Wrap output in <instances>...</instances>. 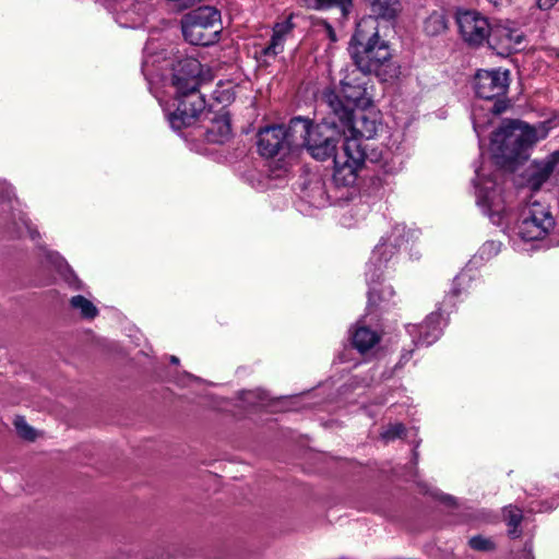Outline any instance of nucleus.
<instances>
[{"label":"nucleus","mask_w":559,"mask_h":559,"mask_svg":"<svg viewBox=\"0 0 559 559\" xmlns=\"http://www.w3.org/2000/svg\"><path fill=\"white\" fill-rule=\"evenodd\" d=\"M372 15L362 17L352 37V57L362 73L377 72L390 57L385 41L380 40L378 19L393 21L402 11L400 0H364Z\"/></svg>","instance_id":"obj_1"},{"label":"nucleus","mask_w":559,"mask_h":559,"mask_svg":"<svg viewBox=\"0 0 559 559\" xmlns=\"http://www.w3.org/2000/svg\"><path fill=\"white\" fill-rule=\"evenodd\" d=\"M346 138L334 157L333 180L337 186L349 187L356 182L358 171L365 164L366 153L359 139H373L381 130L380 111L374 106L355 111L348 123H340Z\"/></svg>","instance_id":"obj_2"},{"label":"nucleus","mask_w":559,"mask_h":559,"mask_svg":"<svg viewBox=\"0 0 559 559\" xmlns=\"http://www.w3.org/2000/svg\"><path fill=\"white\" fill-rule=\"evenodd\" d=\"M546 135L547 130L543 124L532 127L520 121H509L493 132L490 151L498 164L511 165L526 159L527 151Z\"/></svg>","instance_id":"obj_3"},{"label":"nucleus","mask_w":559,"mask_h":559,"mask_svg":"<svg viewBox=\"0 0 559 559\" xmlns=\"http://www.w3.org/2000/svg\"><path fill=\"white\" fill-rule=\"evenodd\" d=\"M509 86L508 70H479L475 75L474 88L476 95L488 102L485 105H474L473 126L478 138L491 124L492 118L502 114L507 108L503 96Z\"/></svg>","instance_id":"obj_4"},{"label":"nucleus","mask_w":559,"mask_h":559,"mask_svg":"<svg viewBox=\"0 0 559 559\" xmlns=\"http://www.w3.org/2000/svg\"><path fill=\"white\" fill-rule=\"evenodd\" d=\"M202 80V64L193 57L178 59L173 66L171 86L175 88V93L188 92V100L193 107L189 115L182 111L181 115L183 116L180 118L174 117L173 123L175 126L189 123L195 112L203 106V96L198 91Z\"/></svg>","instance_id":"obj_5"},{"label":"nucleus","mask_w":559,"mask_h":559,"mask_svg":"<svg viewBox=\"0 0 559 559\" xmlns=\"http://www.w3.org/2000/svg\"><path fill=\"white\" fill-rule=\"evenodd\" d=\"M331 128L323 124H313L310 120L296 117L290 120V135L295 147L304 146L316 159L324 160L334 156L336 142Z\"/></svg>","instance_id":"obj_6"},{"label":"nucleus","mask_w":559,"mask_h":559,"mask_svg":"<svg viewBox=\"0 0 559 559\" xmlns=\"http://www.w3.org/2000/svg\"><path fill=\"white\" fill-rule=\"evenodd\" d=\"M323 103L338 123H348L354 112L371 106V99L362 84L341 82V88H328L323 92Z\"/></svg>","instance_id":"obj_7"},{"label":"nucleus","mask_w":559,"mask_h":559,"mask_svg":"<svg viewBox=\"0 0 559 559\" xmlns=\"http://www.w3.org/2000/svg\"><path fill=\"white\" fill-rule=\"evenodd\" d=\"M182 35L192 45L209 46L217 41L222 29L221 13L214 7H200L181 20Z\"/></svg>","instance_id":"obj_8"},{"label":"nucleus","mask_w":559,"mask_h":559,"mask_svg":"<svg viewBox=\"0 0 559 559\" xmlns=\"http://www.w3.org/2000/svg\"><path fill=\"white\" fill-rule=\"evenodd\" d=\"M554 226L555 221L549 207L539 201L531 200L521 210L516 233L525 241L539 240L546 237Z\"/></svg>","instance_id":"obj_9"},{"label":"nucleus","mask_w":559,"mask_h":559,"mask_svg":"<svg viewBox=\"0 0 559 559\" xmlns=\"http://www.w3.org/2000/svg\"><path fill=\"white\" fill-rule=\"evenodd\" d=\"M407 240L408 233L404 225H396L388 237L381 239L367 263L366 276L369 283L380 281L385 264L393 258L396 249Z\"/></svg>","instance_id":"obj_10"},{"label":"nucleus","mask_w":559,"mask_h":559,"mask_svg":"<svg viewBox=\"0 0 559 559\" xmlns=\"http://www.w3.org/2000/svg\"><path fill=\"white\" fill-rule=\"evenodd\" d=\"M460 35L469 46L478 47L488 41L492 25L476 11L459 12L456 16Z\"/></svg>","instance_id":"obj_11"},{"label":"nucleus","mask_w":559,"mask_h":559,"mask_svg":"<svg viewBox=\"0 0 559 559\" xmlns=\"http://www.w3.org/2000/svg\"><path fill=\"white\" fill-rule=\"evenodd\" d=\"M290 133V124L271 126L260 130L258 134V150L262 156L273 157L285 147L294 146Z\"/></svg>","instance_id":"obj_12"},{"label":"nucleus","mask_w":559,"mask_h":559,"mask_svg":"<svg viewBox=\"0 0 559 559\" xmlns=\"http://www.w3.org/2000/svg\"><path fill=\"white\" fill-rule=\"evenodd\" d=\"M523 34L507 25H492L488 39L489 47L500 56H509L519 51L522 47Z\"/></svg>","instance_id":"obj_13"},{"label":"nucleus","mask_w":559,"mask_h":559,"mask_svg":"<svg viewBox=\"0 0 559 559\" xmlns=\"http://www.w3.org/2000/svg\"><path fill=\"white\" fill-rule=\"evenodd\" d=\"M293 28L294 24L292 17L274 25L270 43L260 51L261 57L264 58V62H267L269 59H274L284 51L286 38L292 33Z\"/></svg>","instance_id":"obj_14"},{"label":"nucleus","mask_w":559,"mask_h":559,"mask_svg":"<svg viewBox=\"0 0 559 559\" xmlns=\"http://www.w3.org/2000/svg\"><path fill=\"white\" fill-rule=\"evenodd\" d=\"M557 159L549 156L540 162H534L526 170L527 186L532 190H538L552 174Z\"/></svg>","instance_id":"obj_15"},{"label":"nucleus","mask_w":559,"mask_h":559,"mask_svg":"<svg viewBox=\"0 0 559 559\" xmlns=\"http://www.w3.org/2000/svg\"><path fill=\"white\" fill-rule=\"evenodd\" d=\"M441 319L442 314L440 312L430 313L424 323L416 328L418 330L417 343L430 345L436 342L442 332Z\"/></svg>","instance_id":"obj_16"},{"label":"nucleus","mask_w":559,"mask_h":559,"mask_svg":"<svg viewBox=\"0 0 559 559\" xmlns=\"http://www.w3.org/2000/svg\"><path fill=\"white\" fill-rule=\"evenodd\" d=\"M175 97H176V100L178 102L177 107L174 111H171L167 115L168 121H169L171 128L175 130H180L182 128L190 127L193 123H195V121L200 118V116L204 111L205 100L203 99V106L201 107L200 110H198L195 112L194 117L191 119V121H189V123H185L182 126L177 127L173 123L174 117L180 118L182 116L181 115L182 111H186L189 115L192 111L193 107L190 105V103L188 100V92L187 93H175Z\"/></svg>","instance_id":"obj_17"},{"label":"nucleus","mask_w":559,"mask_h":559,"mask_svg":"<svg viewBox=\"0 0 559 559\" xmlns=\"http://www.w3.org/2000/svg\"><path fill=\"white\" fill-rule=\"evenodd\" d=\"M231 133L230 120L226 112L217 115L211 121V127L207 129V141L213 143L225 142Z\"/></svg>","instance_id":"obj_18"},{"label":"nucleus","mask_w":559,"mask_h":559,"mask_svg":"<svg viewBox=\"0 0 559 559\" xmlns=\"http://www.w3.org/2000/svg\"><path fill=\"white\" fill-rule=\"evenodd\" d=\"M353 345L360 352L365 353L371 349L380 341V335L369 328L357 326L353 333Z\"/></svg>","instance_id":"obj_19"},{"label":"nucleus","mask_w":559,"mask_h":559,"mask_svg":"<svg viewBox=\"0 0 559 559\" xmlns=\"http://www.w3.org/2000/svg\"><path fill=\"white\" fill-rule=\"evenodd\" d=\"M302 5L309 10L326 11L338 8L343 16H347L353 8V0H302Z\"/></svg>","instance_id":"obj_20"},{"label":"nucleus","mask_w":559,"mask_h":559,"mask_svg":"<svg viewBox=\"0 0 559 559\" xmlns=\"http://www.w3.org/2000/svg\"><path fill=\"white\" fill-rule=\"evenodd\" d=\"M448 28L447 15L443 11L432 12L424 22V32L428 36H439Z\"/></svg>","instance_id":"obj_21"},{"label":"nucleus","mask_w":559,"mask_h":559,"mask_svg":"<svg viewBox=\"0 0 559 559\" xmlns=\"http://www.w3.org/2000/svg\"><path fill=\"white\" fill-rule=\"evenodd\" d=\"M70 305L74 310L80 312L81 317L85 319H94L98 313V310L93 302L81 295L73 296L70 299Z\"/></svg>","instance_id":"obj_22"},{"label":"nucleus","mask_w":559,"mask_h":559,"mask_svg":"<svg viewBox=\"0 0 559 559\" xmlns=\"http://www.w3.org/2000/svg\"><path fill=\"white\" fill-rule=\"evenodd\" d=\"M522 518L523 515L521 509L513 506H509L504 509V520L507 521L508 525L512 527V530H510V535L513 537L519 536L516 530L522 521Z\"/></svg>","instance_id":"obj_23"},{"label":"nucleus","mask_w":559,"mask_h":559,"mask_svg":"<svg viewBox=\"0 0 559 559\" xmlns=\"http://www.w3.org/2000/svg\"><path fill=\"white\" fill-rule=\"evenodd\" d=\"M14 426L20 437L33 441L36 437L35 430L26 423V420L17 416L14 419Z\"/></svg>","instance_id":"obj_24"},{"label":"nucleus","mask_w":559,"mask_h":559,"mask_svg":"<svg viewBox=\"0 0 559 559\" xmlns=\"http://www.w3.org/2000/svg\"><path fill=\"white\" fill-rule=\"evenodd\" d=\"M405 432V427L401 423L389 425L381 432V438L385 441H392L396 438H402Z\"/></svg>","instance_id":"obj_25"},{"label":"nucleus","mask_w":559,"mask_h":559,"mask_svg":"<svg viewBox=\"0 0 559 559\" xmlns=\"http://www.w3.org/2000/svg\"><path fill=\"white\" fill-rule=\"evenodd\" d=\"M471 548L478 551H489L492 550L495 545L489 538H485L483 536H474L468 542Z\"/></svg>","instance_id":"obj_26"},{"label":"nucleus","mask_w":559,"mask_h":559,"mask_svg":"<svg viewBox=\"0 0 559 559\" xmlns=\"http://www.w3.org/2000/svg\"><path fill=\"white\" fill-rule=\"evenodd\" d=\"M501 249V243L495 240L486 241L480 248V255L483 258H490L496 255Z\"/></svg>","instance_id":"obj_27"},{"label":"nucleus","mask_w":559,"mask_h":559,"mask_svg":"<svg viewBox=\"0 0 559 559\" xmlns=\"http://www.w3.org/2000/svg\"><path fill=\"white\" fill-rule=\"evenodd\" d=\"M19 222L27 230L29 237L33 240L39 237V233L37 231L36 227L33 226L32 222L27 218V216L24 213H20Z\"/></svg>","instance_id":"obj_28"},{"label":"nucleus","mask_w":559,"mask_h":559,"mask_svg":"<svg viewBox=\"0 0 559 559\" xmlns=\"http://www.w3.org/2000/svg\"><path fill=\"white\" fill-rule=\"evenodd\" d=\"M53 262V264L56 265V267L58 269V271L60 273H63V270L67 271L72 277H74V275L72 274V272L69 270V266L68 264L66 263V261L59 257L57 253H51L49 255Z\"/></svg>","instance_id":"obj_29"},{"label":"nucleus","mask_w":559,"mask_h":559,"mask_svg":"<svg viewBox=\"0 0 559 559\" xmlns=\"http://www.w3.org/2000/svg\"><path fill=\"white\" fill-rule=\"evenodd\" d=\"M178 10H185L194 5L199 0H169Z\"/></svg>","instance_id":"obj_30"},{"label":"nucleus","mask_w":559,"mask_h":559,"mask_svg":"<svg viewBox=\"0 0 559 559\" xmlns=\"http://www.w3.org/2000/svg\"><path fill=\"white\" fill-rule=\"evenodd\" d=\"M536 2L542 10H548L554 7L557 0H536Z\"/></svg>","instance_id":"obj_31"},{"label":"nucleus","mask_w":559,"mask_h":559,"mask_svg":"<svg viewBox=\"0 0 559 559\" xmlns=\"http://www.w3.org/2000/svg\"><path fill=\"white\" fill-rule=\"evenodd\" d=\"M326 31H328L330 39L332 41H335L336 37H335V33H334V29L332 28V26L331 25H326Z\"/></svg>","instance_id":"obj_32"},{"label":"nucleus","mask_w":559,"mask_h":559,"mask_svg":"<svg viewBox=\"0 0 559 559\" xmlns=\"http://www.w3.org/2000/svg\"><path fill=\"white\" fill-rule=\"evenodd\" d=\"M170 362H171V364H175V365H176V364H178V362H179L178 357H176V356H171V357H170Z\"/></svg>","instance_id":"obj_33"},{"label":"nucleus","mask_w":559,"mask_h":559,"mask_svg":"<svg viewBox=\"0 0 559 559\" xmlns=\"http://www.w3.org/2000/svg\"><path fill=\"white\" fill-rule=\"evenodd\" d=\"M487 199H488V195H485V197H484V200H483V201H484V203H487Z\"/></svg>","instance_id":"obj_34"},{"label":"nucleus","mask_w":559,"mask_h":559,"mask_svg":"<svg viewBox=\"0 0 559 559\" xmlns=\"http://www.w3.org/2000/svg\"><path fill=\"white\" fill-rule=\"evenodd\" d=\"M476 177L478 180H480V175L478 173L476 174Z\"/></svg>","instance_id":"obj_35"}]
</instances>
